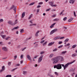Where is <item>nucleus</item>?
Masks as SVG:
<instances>
[{
  "label": "nucleus",
  "mask_w": 77,
  "mask_h": 77,
  "mask_svg": "<svg viewBox=\"0 0 77 77\" xmlns=\"http://www.w3.org/2000/svg\"><path fill=\"white\" fill-rule=\"evenodd\" d=\"M63 58L62 56H58L54 58H52L51 59V60L53 61V63L54 64V63H58V62H59V61L60 60V61H62V60H63Z\"/></svg>",
  "instance_id": "nucleus-1"
},
{
  "label": "nucleus",
  "mask_w": 77,
  "mask_h": 77,
  "mask_svg": "<svg viewBox=\"0 0 77 77\" xmlns=\"http://www.w3.org/2000/svg\"><path fill=\"white\" fill-rule=\"evenodd\" d=\"M75 61V60H74L73 61L71 62L70 63H68L66 64L65 66L64 64H61V65H62V66L63 67L64 69L65 70V69H66V68H67V67L68 66V65H69L72 64V63H74Z\"/></svg>",
  "instance_id": "nucleus-2"
},
{
  "label": "nucleus",
  "mask_w": 77,
  "mask_h": 77,
  "mask_svg": "<svg viewBox=\"0 0 77 77\" xmlns=\"http://www.w3.org/2000/svg\"><path fill=\"white\" fill-rule=\"evenodd\" d=\"M54 68H56L58 69H62V65L60 63L57 64V65H55L54 66Z\"/></svg>",
  "instance_id": "nucleus-3"
},
{
  "label": "nucleus",
  "mask_w": 77,
  "mask_h": 77,
  "mask_svg": "<svg viewBox=\"0 0 77 77\" xmlns=\"http://www.w3.org/2000/svg\"><path fill=\"white\" fill-rule=\"evenodd\" d=\"M13 9L14 11L15 12V14H16V12H17V7L14 5H12V6L11 7V8L9 9L8 11H11V10L12 9Z\"/></svg>",
  "instance_id": "nucleus-4"
},
{
  "label": "nucleus",
  "mask_w": 77,
  "mask_h": 77,
  "mask_svg": "<svg viewBox=\"0 0 77 77\" xmlns=\"http://www.w3.org/2000/svg\"><path fill=\"white\" fill-rule=\"evenodd\" d=\"M44 57V55H41L40 57H39L38 59V63H40L42 62V58Z\"/></svg>",
  "instance_id": "nucleus-5"
},
{
  "label": "nucleus",
  "mask_w": 77,
  "mask_h": 77,
  "mask_svg": "<svg viewBox=\"0 0 77 77\" xmlns=\"http://www.w3.org/2000/svg\"><path fill=\"white\" fill-rule=\"evenodd\" d=\"M2 50H3V51H5L6 52H7L8 51V48L6 47H3L2 48Z\"/></svg>",
  "instance_id": "nucleus-6"
},
{
  "label": "nucleus",
  "mask_w": 77,
  "mask_h": 77,
  "mask_svg": "<svg viewBox=\"0 0 77 77\" xmlns=\"http://www.w3.org/2000/svg\"><path fill=\"white\" fill-rule=\"evenodd\" d=\"M57 29H55L51 32L50 34L52 35V34H53V33H54V32H57Z\"/></svg>",
  "instance_id": "nucleus-7"
},
{
  "label": "nucleus",
  "mask_w": 77,
  "mask_h": 77,
  "mask_svg": "<svg viewBox=\"0 0 77 77\" xmlns=\"http://www.w3.org/2000/svg\"><path fill=\"white\" fill-rule=\"evenodd\" d=\"M60 36H58L54 37L53 38V40L54 41H56V40H57V39H60Z\"/></svg>",
  "instance_id": "nucleus-8"
},
{
  "label": "nucleus",
  "mask_w": 77,
  "mask_h": 77,
  "mask_svg": "<svg viewBox=\"0 0 77 77\" xmlns=\"http://www.w3.org/2000/svg\"><path fill=\"white\" fill-rule=\"evenodd\" d=\"M56 24V23H53L51 25V26H50V28H51V29L52 28H53V27H54V25H55Z\"/></svg>",
  "instance_id": "nucleus-9"
},
{
  "label": "nucleus",
  "mask_w": 77,
  "mask_h": 77,
  "mask_svg": "<svg viewBox=\"0 0 77 77\" xmlns=\"http://www.w3.org/2000/svg\"><path fill=\"white\" fill-rule=\"evenodd\" d=\"M49 5H50L52 6V5L54 4V2L53 1L50 2H49Z\"/></svg>",
  "instance_id": "nucleus-10"
},
{
  "label": "nucleus",
  "mask_w": 77,
  "mask_h": 77,
  "mask_svg": "<svg viewBox=\"0 0 77 77\" xmlns=\"http://www.w3.org/2000/svg\"><path fill=\"white\" fill-rule=\"evenodd\" d=\"M27 57L28 59H29V60H31V57H30V56L29 55H27Z\"/></svg>",
  "instance_id": "nucleus-11"
},
{
  "label": "nucleus",
  "mask_w": 77,
  "mask_h": 77,
  "mask_svg": "<svg viewBox=\"0 0 77 77\" xmlns=\"http://www.w3.org/2000/svg\"><path fill=\"white\" fill-rule=\"evenodd\" d=\"M8 23V24H11V25H14V23H13V22H12V21H11V20L9 21Z\"/></svg>",
  "instance_id": "nucleus-12"
},
{
  "label": "nucleus",
  "mask_w": 77,
  "mask_h": 77,
  "mask_svg": "<svg viewBox=\"0 0 77 77\" xmlns=\"http://www.w3.org/2000/svg\"><path fill=\"white\" fill-rule=\"evenodd\" d=\"M25 14H26V12H24L22 13V18L24 17V16H25Z\"/></svg>",
  "instance_id": "nucleus-13"
},
{
  "label": "nucleus",
  "mask_w": 77,
  "mask_h": 77,
  "mask_svg": "<svg viewBox=\"0 0 77 77\" xmlns=\"http://www.w3.org/2000/svg\"><path fill=\"white\" fill-rule=\"evenodd\" d=\"M53 44H54V42H52L51 43H50L48 45L49 46H51V45H52Z\"/></svg>",
  "instance_id": "nucleus-14"
},
{
  "label": "nucleus",
  "mask_w": 77,
  "mask_h": 77,
  "mask_svg": "<svg viewBox=\"0 0 77 77\" xmlns=\"http://www.w3.org/2000/svg\"><path fill=\"white\" fill-rule=\"evenodd\" d=\"M18 28H19V27L18 26H17L16 27H15L13 29H12V31H14V30H15V29H18Z\"/></svg>",
  "instance_id": "nucleus-15"
},
{
  "label": "nucleus",
  "mask_w": 77,
  "mask_h": 77,
  "mask_svg": "<svg viewBox=\"0 0 77 77\" xmlns=\"http://www.w3.org/2000/svg\"><path fill=\"white\" fill-rule=\"evenodd\" d=\"M48 75L50 77H55L54 76H53V75H52L50 73H48Z\"/></svg>",
  "instance_id": "nucleus-16"
},
{
  "label": "nucleus",
  "mask_w": 77,
  "mask_h": 77,
  "mask_svg": "<svg viewBox=\"0 0 77 77\" xmlns=\"http://www.w3.org/2000/svg\"><path fill=\"white\" fill-rule=\"evenodd\" d=\"M69 3H72V4H73L74 3V0H70L69 1Z\"/></svg>",
  "instance_id": "nucleus-17"
},
{
  "label": "nucleus",
  "mask_w": 77,
  "mask_h": 77,
  "mask_svg": "<svg viewBox=\"0 0 77 77\" xmlns=\"http://www.w3.org/2000/svg\"><path fill=\"white\" fill-rule=\"evenodd\" d=\"M1 36L3 39H6V38H5V37H6V35H1Z\"/></svg>",
  "instance_id": "nucleus-18"
},
{
  "label": "nucleus",
  "mask_w": 77,
  "mask_h": 77,
  "mask_svg": "<svg viewBox=\"0 0 77 77\" xmlns=\"http://www.w3.org/2000/svg\"><path fill=\"white\" fill-rule=\"evenodd\" d=\"M18 20H15L14 23H13V25H15V24H16L18 23Z\"/></svg>",
  "instance_id": "nucleus-19"
},
{
  "label": "nucleus",
  "mask_w": 77,
  "mask_h": 77,
  "mask_svg": "<svg viewBox=\"0 0 77 77\" xmlns=\"http://www.w3.org/2000/svg\"><path fill=\"white\" fill-rule=\"evenodd\" d=\"M18 69V67H17L15 69H12L11 70V72H14V71H15L16 69Z\"/></svg>",
  "instance_id": "nucleus-20"
},
{
  "label": "nucleus",
  "mask_w": 77,
  "mask_h": 77,
  "mask_svg": "<svg viewBox=\"0 0 77 77\" xmlns=\"http://www.w3.org/2000/svg\"><path fill=\"white\" fill-rule=\"evenodd\" d=\"M39 33V31H38L35 34V36H38V33Z\"/></svg>",
  "instance_id": "nucleus-21"
},
{
  "label": "nucleus",
  "mask_w": 77,
  "mask_h": 77,
  "mask_svg": "<svg viewBox=\"0 0 77 77\" xmlns=\"http://www.w3.org/2000/svg\"><path fill=\"white\" fill-rule=\"evenodd\" d=\"M77 55V54H72V57H75V56Z\"/></svg>",
  "instance_id": "nucleus-22"
},
{
  "label": "nucleus",
  "mask_w": 77,
  "mask_h": 77,
  "mask_svg": "<svg viewBox=\"0 0 77 77\" xmlns=\"http://www.w3.org/2000/svg\"><path fill=\"white\" fill-rule=\"evenodd\" d=\"M24 32V29H20V32L21 33H23V32Z\"/></svg>",
  "instance_id": "nucleus-23"
},
{
  "label": "nucleus",
  "mask_w": 77,
  "mask_h": 77,
  "mask_svg": "<svg viewBox=\"0 0 77 77\" xmlns=\"http://www.w3.org/2000/svg\"><path fill=\"white\" fill-rule=\"evenodd\" d=\"M72 20H73V19L71 18L70 19H69L68 20V22H71V21H72Z\"/></svg>",
  "instance_id": "nucleus-24"
},
{
  "label": "nucleus",
  "mask_w": 77,
  "mask_h": 77,
  "mask_svg": "<svg viewBox=\"0 0 77 77\" xmlns=\"http://www.w3.org/2000/svg\"><path fill=\"white\" fill-rule=\"evenodd\" d=\"M74 71H75V69H71L69 70L70 72H71L72 71L73 72Z\"/></svg>",
  "instance_id": "nucleus-25"
},
{
  "label": "nucleus",
  "mask_w": 77,
  "mask_h": 77,
  "mask_svg": "<svg viewBox=\"0 0 77 77\" xmlns=\"http://www.w3.org/2000/svg\"><path fill=\"white\" fill-rule=\"evenodd\" d=\"M77 47V45H74L72 46V48H75V47Z\"/></svg>",
  "instance_id": "nucleus-26"
},
{
  "label": "nucleus",
  "mask_w": 77,
  "mask_h": 77,
  "mask_svg": "<svg viewBox=\"0 0 77 77\" xmlns=\"http://www.w3.org/2000/svg\"><path fill=\"white\" fill-rule=\"evenodd\" d=\"M54 56V54H51L50 56H49V57H53Z\"/></svg>",
  "instance_id": "nucleus-27"
},
{
  "label": "nucleus",
  "mask_w": 77,
  "mask_h": 77,
  "mask_svg": "<svg viewBox=\"0 0 77 77\" xmlns=\"http://www.w3.org/2000/svg\"><path fill=\"white\" fill-rule=\"evenodd\" d=\"M59 20V19L56 18L54 20V21H57Z\"/></svg>",
  "instance_id": "nucleus-28"
},
{
  "label": "nucleus",
  "mask_w": 77,
  "mask_h": 77,
  "mask_svg": "<svg viewBox=\"0 0 77 77\" xmlns=\"http://www.w3.org/2000/svg\"><path fill=\"white\" fill-rule=\"evenodd\" d=\"M23 74L24 75H26L27 74V71H23Z\"/></svg>",
  "instance_id": "nucleus-29"
},
{
  "label": "nucleus",
  "mask_w": 77,
  "mask_h": 77,
  "mask_svg": "<svg viewBox=\"0 0 77 77\" xmlns=\"http://www.w3.org/2000/svg\"><path fill=\"white\" fill-rule=\"evenodd\" d=\"M32 17H33V14H32L29 16V19H30V18H32Z\"/></svg>",
  "instance_id": "nucleus-30"
},
{
  "label": "nucleus",
  "mask_w": 77,
  "mask_h": 77,
  "mask_svg": "<svg viewBox=\"0 0 77 77\" xmlns=\"http://www.w3.org/2000/svg\"><path fill=\"white\" fill-rule=\"evenodd\" d=\"M66 53V51H63V52H62L61 53V54H64Z\"/></svg>",
  "instance_id": "nucleus-31"
},
{
  "label": "nucleus",
  "mask_w": 77,
  "mask_h": 77,
  "mask_svg": "<svg viewBox=\"0 0 77 77\" xmlns=\"http://www.w3.org/2000/svg\"><path fill=\"white\" fill-rule=\"evenodd\" d=\"M12 77V75H8L7 76H6L5 77Z\"/></svg>",
  "instance_id": "nucleus-32"
},
{
  "label": "nucleus",
  "mask_w": 77,
  "mask_h": 77,
  "mask_svg": "<svg viewBox=\"0 0 77 77\" xmlns=\"http://www.w3.org/2000/svg\"><path fill=\"white\" fill-rule=\"evenodd\" d=\"M14 60H16V59L17 58V55H16L14 57Z\"/></svg>",
  "instance_id": "nucleus-33"
},
{
  "label": "nucleus",
  "mask_w": 77,
  "mask_h": 77,
  "mask_svg": "<svg viewBox=\"0 0 77 77\" xmlns=\"http://www.w3.org/2000/svg\"><path fill=\"white\" fill-rule=\"evenodd\" d=\"M69 41V38H66V39L64 41V42H68Z\"/></svg>",
  "instance_id": "nucleus-34"
},
{
  "label": "nucleus",
  "mask_w": 77,
  "mask_h": 77,
  "mask_svg": "<svg viewBox=\"0 0 77 77\" xmlns=\"http://www.w3.org/2000/svg\"><path fill=\"white\" fill-rule=\"evenodd\" d=\"M11 38V37H8L7 38H5L6 40H8L9 39H10Z\"/></svg>",
  "instance_id": "nucleus-35"
},
{
  "label": "nucleus",
  "mask_w": 77,
  "mask_h": 77,
  "mask_svg": "<svg viewBox=\"0 0 77 77\" xmlns=\"http://www.w3.org/2000/svg\"><path fill=\"white\" fill-rule=\"evenodd\" d=\"M2 69L3 70L5 69V66H3L2 67Z\"/></svg>",
  "instance_id": "nucleus-36"
},
{
  "label": "nucleus",
  "mask_w": 77,
  "mask_h": 77,
  "mask_svg": "<svg viewBox=\"0 0 77 77\" xmlns=\"http://www.w3.org/2000/svg\"><path fill=\"white\" fill-rule=\"evenodd\" d=\"M54 74H55V75H57V76L59 75V74L57 73V72H55Z\"/></svg>",
  "instance_id": "nucleus-37"
},
{
  "label": "nucleus",
  "mask_w": 77,
  "mask_h": 77,
  "mask_svg": "<svg viewBox=\"0 0 77 77\" xmlns=\"http://www.w3.org/2000/svg\"><path fill=\"white\" fill-rule=\"evenodd\" d=\"M35 4V2H32L29 5V6H32V5H33Z\"/></svg>",
  "instance_id": "nucleus-38"
},
{
  "label": "nucleus",
  "mask_w": 77,
  "mask_h": 77,
  "mask_svg": "<svg viewBox=\"0 0 77 77\" xmlns=\"http://www.w3.org/2000/svg\"><path fill=\"white\" fill-rule=\"evenodd\" d=\"M48 42H44V43L43 44V45L44 46V45H45V44H47V43Z\"/></svg>",
  "instance_id": "nucleus-39"
},
{
  "label": "nucleus",
  "mask_w": 77,
  "mask_h": 77,
  "mask_svg": "<svg viewBox=\"0 0 77 77\" xmlns=\"http://www.w3.org/2000/svg\"><path fill=\"white\" fill-rule=\"evenodd\" d=\"M66 19H67V17H66L64 18L63 19V21H66Z\"/></svg>",
  "instance_id": "nucleus-40"
},
{
  "label": "nucleus",
  "mask_w": 77,
  "mask_h": 77,
  "mask_svg": "<svg viewBox=\"0 0 77 77\" xmlns=\"http://www.w3.org/2000/svg\"><path fill=\"white\" fill-rule=\"evenodd\" d=\"M64 38H65V37H60V39H64Z\"/></svg>",
  "instance_id": "nucleus-41"
},
{
  "label": "nucleus",
  "mask_w": 77,
  "mask_h": 77,
  "mask_svg": "<svg viewBox=\"0 0 77 77\" xmlns=\"http://www.w3.org/2000/svg\"><path fill=\"white\" fill-rule=\"evenodd\" d=\"M51 6H52V7H56L57 6V5H53Z\"/></svg>",
  "instance_id": "nucleus-42"
},
{
  "label": "nucleus",
  "mask_w": 77,
  "mask_h": 77,
  "mask_svg": "<svg viewBox=\"0 0 77 77\" xmlns=\"http://www.w3.org/2000/svg\"><path fill=\"white\" fill-rule=\"evenodd\" d=\"M44 54V51H42L40 52V54Z\"/></svg>",
  "instance_id": "nucleus-43"
},
{
  "label": "nucleus",
  "mask_w": 77,
  "mask_h": 77,
  "mask_svg": "<svg viewBox=\"0 0 77 77\" xmlns=\"http://www.w3.org/2000/svg\"><path fill=\"white\" fill-rule=\"evenodd\" d=\"M62 47H63V45H61L58 47V48H62Z\"/></svg>",
  "instance_id": "nucleus-44"
},
{
  "label": "nucleus",
  "mask_w": 77,
  "mask_h": 77,
  "mask_svg": "<svg viewBox=\"0 0 77 77\" xmlns=\"http://www.w3.org/2000/svg\"><path fill=\"white\" fill-rule=\"evenodd\" d=\"M12 62H9L8 63V65H9V66H10L11 65V63Z\"/></svg>",
  "instance_id": "nucleus-45"
},
{
  "label": "nucleus",
  "mask_w": 77,
  "mask_h": 77,
  "mask_svg": "<svg viewBox=\"0 0 77 77\" xmlns=\"http://www.w3.org/2000/svg\"><path fill=\"white\" fill-rule=\"evenodd\" d=\"M51 9V8H49L48 9H47L46 10V12H47L48 11H50V10Z\"/></svg>",
  "instance_id": "nucleus-46"
},
{
  "label": "nucleus",
  "mask_w": 77,
  "mask_h": 77,
  "mask_svg": "<svg viewBox=\"0 0 77 77\" xmlns=\"http://www.w3.org/2000/svg\"><path fill=\"white\" fill-rule=\"evenodd\" d=\"M26 49V47H25L24 48H23L21 49L22 51H24V50H25V49Z\"/></svg>",
  "instance_id": "nucleus-47"
},
{
  "label": "nucleus",
  "mask_w": 77,
  "mask_h": 77,
  "mask_svg": "<svg viewBox=\"0 0 77 77\" xmlns=\"http://www.w3.org/2000/svg\"><path fill=\"white\" fill-rule=\"evenodd\" d=\"M4 34V32L3 31H2L1 32L0 35H2Z\"/></svg>",
  "instance_id": "nucleus-48"
},
{
  "label": "nucleus",
  "mask_w": 77,
  "mask_h": 77,
  "mask_svg": "<svg viewBox=\"0 0 77 77\" xmlns=\"http://www.w3.org/2000/svg\"><path fill=\"white\" fill-rule=\"evenodd\" d=\"M20 64H17L15 66V67H17V66H20Z\"/></svg>",
  "instance_id": "nucleus-49"
},
{
  "label": "nucleus",
  "mask_w": 77,
  "mask_h": 77,
  "mask_svg": "<svg viewBox=\"0 0 77 77\" xmlns=\"http://www.w3.org/2000/svg\"><path fill=\"white\" fill-rule=\"evenodd\" d=\"M57 48H56L55 49L53 50V51H57Z\"/></svg>",
  "instance_id": "nucleus-50"
},
{
  "label": "nucleus",
  "mask_w": 77,
  "mask_h": 77,
  "mask_svg": "<svg viewBox=\"0 0 77 77\" xmlns=\"http://www.w3.org/2000/svg\"><path fill=\"white\" fill-rule=\"evenodd\" d=\"M63 42L62 41L61 42H58V44H62Z\"/></svg>",
  "instance_id": "nucleus-51"
},
{
  "label": "nucleus",
  "mask_w": 77,
  "mask_h": 77,
  "mask_svg": "<svg viewBox=\"0 0 77 77\" xmlns=\"http://www.w3.org/2000/svg\"><path fill=\"white\" fill-rule=\"evenodd\" d=\"M51 72H52V71H51V70H50L49 71V73H48V74H51Z\"/></svg>",
  "instance_id": "nucleus-52"
},
{
  "label": "nucleus",
  "mask_w": 77,
  "mask_h": 77,
  "mask_svg": "<svg viewBox=\"0 0 77 77\" xmlns=\"http://www.w3.org/2000/svg\"><path fill=\"white\" fill-rule=\"evenodd\" d=\"M74 17H76V14H75V11H74Z\"/></svg>",
  "instance_id": "nucleus-53"
},
{
  "label": "nucleus",
  "mask_w": 77,
  "mask_h": 77,
  "mask_svg": "<svg viewBox=\"0 0 77 77\" xmlns=\"http://www.w3.org/2000/svg\"><path fill=\"white\" fill-rule=\"evenodd\" d=\"M3 19H2L0 20V22L1 23V22H3Z\"/></svg>",
  "instance_id": "nucleus-54"
},
{
  "label": "nucleus",
  "mask_w": 77,
  "mask_h": 77,
  "mask_svg": "<svg viewBox=\"0 0 77 77\" xmlns=\"http://www.w3.org/2000/svg\"><path fill=\"white\" fill-rule=\"evenodd\" d=\"M42 4H43L42 2H41L38 3V5H42Z\"/></svg>",
  "instance_id": "nucleus-55"
},
{
  "label": "nucleus",
  "mask_w": 77,
  "mask_h": 77,
  "mask_svg": "<svg viewBox=\"0 0 77 77\" xmlns=\"http://www.w3.org/2000/svg\"><path fill=\"white\" fill-rule=\"evenodd\" d=\"M45 42V40H43L40 43H41V44H42V43H44V42Z\"/></svg>",
  "instance_id": "nucleus-56"
},
{
  "label": "nucleus",
  "mask_w": 77,
  "mask_h": 77,
  "mask_svg": "<svg viewBox=\"0 0 77 77\" xmlns=\"http://www.w3.org/2000/svg\"><path fill=\"white\" fill-rule=\"evenodd\" d=\"M41 5H38L37 7V8H41Z\"/></svg>",
  "instance_id": "nucleus-57"
},
{
  "label": "nucleus",
  "mask_w": 77,
  "mask_h": 77,
  "mask_svg": "<svg viewBox=\"0 0 77 77\" xmlns=\"http://www.w3.org/2000/svg\"><path fill=\"white\" fill-rule=\"evenodd\" d=\"M7 58H8V57H5L3 58L2 59L3 60H5L6 59H7Z\"/></svg>",
  "instance_id": "nucleus-58"
},
{
  "label": "nucleus",
  "mask_w": 77,
  "mask_h": 77,
  "mask_svg": "<svg viewBox=\"0 0 77 77\" xmlns=\"http://www.w3.org/2000/svg\"><path fill=\"white\" fill-rule=\"evenodd\" d=\"M56 14H54L52 16V17L54 18V17H56Z\"/></svg>",
  "instance_id": "nucleus-59"
},
{
  "label": "nucleus",
  "mask_w": 77,
  "mask_h": 77,
  "mask_svg": "<svg viewBox=\"0 0 77 77\" xmlns=\"http://www.w3.org/2000/svg\"><path fill=\"white\" fill-rule=\"evenodd\" d=\"M21 59H23V55H21L20 56Z\"/></svg>",
  "instance_id": "nucleus-60"
},
{
  "label": "nucleus",
  "mask_w": 77,
  "mask_h": 77,
  "mask_svg": "<svg viewBox=\"0 0 77 77\" xmlns=\"http://www.w3.org/2000/svg\"><path fill=\"white\" fill-rule=\"evenodd\" d=\"M3 71H4V70H2V69L0 71V72L1 73H2V72H3Z\"/></svg>",
  "instance_id": "nucleus-61"
},
{
  "label": "nucleus",
  "mask_w": 77,
  "mask_h": 77,
  "mask_svg": "<svg viewBox=\"0 0 77 77\" xmlns=\"http://www.w3.org/2000/svg\"><path fill=\"white\" fill-rule=\"evenodd\" d=\"M38 44H36L35 45V47H38Z\"/></svg>",
  "instance_id": "nucleus-62"
},
{
  "label": "nucleus",
  "mask_w": 77,
  "mask_h": 77,
  "mask_svg": "<svg viewBox=\"0 0 77 77\" xmlns=\"http://www.w3.org/2000/svg\"><path fill=\"white\" fill-rule=\"evenodd\" d=\"M29 23H31L32 24H33V22H32V20H30Z\"/></svg>",
  "instance_id": "nucleus-63"
},
{
  "label": "nucleus",
  "mask_w": 77,
  "mask_h": 77,
  "mask_svg": "<svg viewBox=\"0 0 77 77\" xmlns=\"http://www.w3.org/2000/svg\"><path fill=\"white\" fill-rule=\"evenodd\" d=\"M39 12V9H38L37 10V13H38V12Z\"/></svg>",
  "instance_id": "nucleus-64"
}]
</instances>
